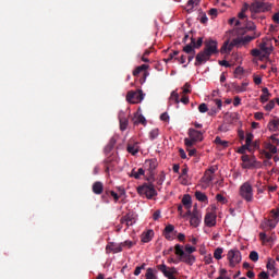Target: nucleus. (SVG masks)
I'll list each match as a JSON object with an SVG mask.
<instances>
[{"label":"nucleus","instance_id":"f257e3e1","mask_svg":"<svg viewBox=\"0 0 279 279\" xmlns=\"http://www.w3.org/2000/svg\"><path fill=\"white\" fill-rule=\"evenodd\" d=\"M239 195L246 202H254V187L250 181L244 182L239 189Z\"/></svg>","mask_w":279,"mask_h":279},{"label":"nucleus","instance_id":"f03ea898","mask_svg":"<svg viewBox=\"0 0 279 279\" xmlns=\"http://www.w3.org/2000/svg\"><path fill=\"white\" fill-rule=\"evenodd\" d=\"M138 195H145L147 199H154L158 195L156 186L153 183H144L137 187Z\"/></svg>","mask_w":279,"mask_h":279},{"label":"nucleus","instance_id":"7ed1b4c3","mask_svg":"<svg viewBox=\"0 0 279 279\" xmlns=\"http://www.w3.org/2000/svg\"><path fill=\"white\" fill-rule=\"evenodd\" d=\"M227 259L229 260V267L234 269L235 266L243 260V256L241 255V251L236 248H232L227 254Z\"/></svg>","mask_w":279,"mask_h":279},{"label":"nucleus","instance_id":"20e7f679","mask_svg":"<svg viewBox=\"0 0 279 279\" xmlns=\"http://www.w3.org/2000/svg\"><path fill=\"white\" fill-rule=\"evenodd\" d=\"M251 12H257L263 14L265 12H271V3L265 1H254L251 3Z\"/></svg>","mask_w":279,"mask_h":279},{"label":"nucleus","instance_id":"39448f33","mask_svg":"<svg viewBox=\"0 0 279 279\" xmlns=\"http://www.w3.org/2000/svg\"><path fill=\"white\" fill-rule=\"evenodd\" d=\"M143 99H145V94H143L141 89L136 92L130 90L126 94V101H129V104H141Z\"/></svg>","mask_w":279,"mask_h":279},{"label":"nucleus","instance_id":"423d86ee","mask_svg":"<svg viewBox=\"0 0 279 279\" xmlns=\"http://www.w3.org/2000/svg\"><path fill=\"white\" fill-rule=\"evenodd\" d=\"M259 51L263 53V58H267L271 56V51H274V46L271 45V39L264 38L259 44Z\"/></svg>","mask_w":279,"mask_h":279},{"label":"nucleus","instance_id":"0eeeda50","mask_svg":"<svg viewBox=\"0 0 279 279\" xmlns=\"http://www.w3.org/2000/svg\"><path fill=\"white\" fill-rule=\"evenodd\" d=\"M203 51L206 52L209 58L215 56V53H219V49H218V46H217V40H213V39L206 40L205 41V48H204Z\"/></svg>","mask_w":279,"mask_h":279},{"label":"nucleus","instance_id":"6e6552de","mask_svg":"<svg viewBox=\"0 0 279 279\" xmlns=\"http://www.w3.org/2000/svg\"><path fill=\"white\" fill-rule=\"evenodd\" d=\"M199 223H202V213L195 207L190 218V226H192V228H199Z\"/></svg>","mask_w":279,"mask_h":279},{"label":"nucleus","instance_id":"1a4fd4ad","mask_svg":"<svg viewBox=\"0 0 279 279\" xmlns=\"http://www.w3.org/2000/svg\"><path fill=\"white\" fill-rule=\"evenodd\" d=\"M208 60H210V57L208 53H206L204 50L199 51L196 54V61H195V66H202V64H206V62H208Z\"/></svg>","mask_w":279,"mask_h":279},{"label":"nucleus","instance_id":"9d476101","mask_svg":"<svg viewBox=\"0 0 279 279\" xmlns=\"http://www.w3.org/2000/svg\"><path fill=\"white\" fill-rule=\"evenodd\" d=\"M187 134H189V138H192L196 143L204 141V133H202V131H197L195 129H189Z\"/></svg>","mask_w":279,"mask_h":279},{"label":"nucleus","instance_id":"9b49d317","mask_svg":"<svg viewBox=\"0 0 279 279\" xmlns=\"http://www.w3.org/2000/svg\"><path fill=\"white\" fill-rule=\"evenodd\" d=\"M158 167V161L156 159H147L144 163L145 171H149L150 175L154 174Z\"/></svg>","mask_w":279,"mask_h":279},{"label":"nucleus","instance_id":"f8f14e48","mask_svg":"<svg viewBox=\"0 0 279 279\" xmlns=\"http://www.w3.org/2000/svg\"><path fill=\"white\" fill-rule=\"evenodd\" d=\"M205 226H207V228L217 226V215L214 213H207L205 216Z\"/></svg>","mask_w":279,"mask_h":279},{"label":"nucleus","instance_id":"ddd939ff","mask_svg":"<svg viewBox=\"0 0 279 279\" xmlns=\"http://www.w3.org/2000/svg\"><path fill=\"white\" fill-rule=\"evenodd\" d=\"M120 222L126 226V228H130L133 223H136V218L134 217V214H126L120 219Z\"/></svg>","mask_w":279,"mask_h":279},{"label":"nucleus","instance_id":"4468645a","mask_svg":"<svg viewBox=\"0 0 279 279\" xmlns=\"http://www.w3.org/2000/svg\"><path fill=\"white\" fill-rule=\"evenodd\" d=\"M242 160V169H252L254 167V161L250 158V155H243L241 157Z\"/></svg>","mask_w":279,"mask_h":279},{"label":"nucleus","instance_id":"2eb2a0df","mask_svg":"<svg viewBox=\"0 0 279 279\" xmlns=\"http://www.w3.org/2000/svg\"><path fill=\"white\" fill-rule=\"evenodd\" d=\"M92 191L95 195H101L104 193V183L101 181L94 182Z\"/></svg>","mask_w":279,"mask_h":279},{"label":"nucleus","instance_id":"dca6fc26","mask_svg":"<svg viewBox=\"0 0 279 279\" xmlns=\"http://www.w3.org/2000/svg\"><path fill=\"white\" fill-rule=\"evenodd\" d=\"M107 252H113V254H119V252H123V247L121 244H114V242H111L106 247Z\"/></svg>","mask_w":279,"mask_h":279},{"label":"nucleus","instance_id":"f3484780","mask_svg":"<svg viewBox=\"0 0 279 279\" xmlns=\"http://www.w3.org/2000/svg\"><path fill=\"white\" fill-rule=\"evenodd\" d=\"M119 121H120V130L121 132H125L128 130L129 120L123 116V113L119 114Z\"/></svg>","mask_w":279,"mask_h":279},{"label":"nucleus","instance_id":"a211bd4d","mask_svg":"<svg viewBox=\"0 0 279 279\" xmlns=\"http://www.w3.org/2000/svg\"><path fill=\"white\" fill-rule=\"evenodd\" d=\"M182 204L184 208L190 209L193 206V199L191 198V195L185 194L182 198Z\"/></svg>","mask_w":279,"mask_h":279},{"label":"nucleus","instance_id":"6ab92c4d","mask_svg":"<svg viewBox=\"0 0 279 279\" xmlns=\"http://www.w3.org/2000/svg\"><path fill=\"white\" fill-rule=\"evenodd\" d=\"M141 175H145V169L143 168L137 169V171L136 169H133L130 174V177L134 178L135 180H141Z\"/></svg>","mask_w":279,"mask_h":279},{"label":"nucleus","instance_id":"aec40b11","mask_svg":"<svg viewBox=\"0 0 279 279\" xmlns=\"http://www.w3.org/2000/svg\"><path fill=\"white\" fill-rule=\"evenodd\" d=\"M154 239V230H148L142 234V243H149Z\"/></svg>","mask_w":279,"mask_h":279},{"label":"nucleus","instance_id":"412c9836","mask_svg":"<svg viewBox=\"0 0 279 279\" xmlns=\"http://www.w3.org/2000/svg\"><path fill=\"white\" fill-rule=\"evenodd\" d=\"M263 95L260 96V102L266 104V101H269V97H271V94L269 93V88L264 87L262 89Z\"/></svg>","mask_w":279,"mask_h":279},{"label":"nucleus","instance_id":"4be33fe9","mask_svg":"<svg viewBox=\"0 0 279 279\" xmlns=\"http://www.w3.org/2000/svg\"><path fill=\"white\" fill-rule=\"evenodd\" d=\"M247 86H250L248 82H243L241 85H233L235 93H245L247 90Z\"/></svg>","mask_w":279,"mask_h":279},{"label":"nucleus","instance_id":"5701e85b","mask_svg":"<svg viewBox=\"0 0 279 279\" xmlns=\"http://www.w3.org/2000/svg\"><path fill=\"white\" fill-rule=\"evenodd\" d=\"M181 260H182V263H185L186 265H194L196 259H195L194 255L185 254L181 258Z\"/></svg>","mask_w":279,"mask_h":279},{"label":"nucleus","instance_id":"b1692460","mask_svg":"<svg viewBox=\"0 0 279 279\" xmlns=\"http://www.w3.org/2000/svg\"><path fill=\"white\" fill-rule=\"evenodd\" d=\"M191 45H193L194 49H199L202 45H204V37H198L197 40H195L194 37H191Z\"/></svg>","mask_w":279,"mask_h":279},{"label":"nucleus","instance_id":"393cba45","mask_svg":"<svg viewBox=\"0 0 279 279\" xmlns=\"http://www.w3.org/2000/svg\"><path fill=\"white\" fill-rule=\"evenodd\" d=\"M215 143L218 145V147H222V149H227V147L230 146V142L223 141L219 136L215 138Z\"/></svg>","mask_w":279,"mask_h":279},{"label":"nucleus","instance_id":"a878e982","mask_svg":"<svg viewBox=\"0 0 279 279\" xmlns=\"http://www.w3.org/2000/svg\"><path fill=\"white\" fill-rule=\"evenodd\" d=\"M157 269H158V271H161V274H163V276L166 278H167V276H171V268L169 270V268L165 264L157 265Z\"/></svg>","mask_w":279,"mask_h":279},{"label":"nucleus","instance_id":"bb28decb","mask_svg":"<svg viewBox=\"0 0 279 279\" xmlns=\"http://www.w3.org/2000/svg\"><path fill=\"white\" fill-rule=\"evenodd\" d=\"M174 254H175L177 256H180V260H182V257H183L186 253L184 252V247H183L182 245L175 244V246H174Z\"/></svg>","mask_w":279,"mask_h":279},{"label":"nucleus","instance_id":"cd10ccee","mask_svg":"<svg viewBox=\"0 0 279 279\" xmlns=\"http://www.w3.org/2000/svg\"><path fill=\"white\" fill-rule=\"evenodd\" d=\"M170 104H180V94L177 90H173L169 98Z\"/></svg>","mask_w":279,"mask_h":279},{"label":"nucleus","instance_id":"c85d7f7f","mask_svg":"<svg viewBox=\"0 0 279 279\" xmlns=\"http://www.w3.org/2000/svg\"><path fill=\"white\" fill-rule=\"evenodd\" d=\"M126 150L129 154H132V156H136V154H138V144H129Z\"/></svg>","mask_w":279,"mask_h":279},{"label":"nucleus","instance_id":"c756f323","mask_svg":"<svg viewBox=\"0 0 279 279\" xmlns=\"http://www.w3.org/2000/svg\"><path fill=\"white\" fill-rule=\"evenodd\" d=\"M278 221L279 218L271 216V219H268L266 221V226L272 230L274 228H276V226H278Z\"/></svg>","mask_w":279,"mask_h":279},{"label":"nucleus","instance_id":"7c9ffc66","mask_svg":"<svg viewBox=\"0 0 279 279\" xmlns=\"http://www.w3.org/2000/svg\"><path fill=\"white\" fill-rule=\"evenodd\" d=\"M265 149L270 154H278V146L271 144V142L266 143Z\"/></svg>","mask_w":279,"mask_h":279},{"label":"nucleus","instance_id":"2f4dec72","mask_svg":"<svg viewBox=\"0 0 279 279\" xmlns=\"http://www.w3.org/2000/svg\"><path fill=\"white\" fill-rule=\"evenodd\" d=\"M195 5H199V0H189L186 3L187 12H193V8H195Z\"/></svg>","mask_w":279,"mask_h":279},{"label":"nucleus","instance_id":"473e14b6","mask_svg":"<svg viewBox=\"0 0 279 279\" xmlns=\"http://www.w3.org/2000/svg\"><path fill=\"white\" fill-rule=\"evenodd\" d=\"M145 278L146 279H158V276H156V270H154V268H147Z\"/></svg>","mask_w":279,"mask_h":279},{"label":"nucleus","instance_id":"72a5a7b5","mask_svg":"<svg viewBox=\"0 0 279 279\" xmlns=\"http://www.w3.org/2000/svg\"><path fill=\"white\" fill-rule=\"evenodd\" d=\"M195 197L198 202H208V196H206L204 192L196 191Z\"/></svg>","mask_w":279,"mask_h":279},{"label":"nucleus","instance_id":"f704fd0d","mask_svg":"<svg viewBox=\"0 0 279 279\" xmlns=\"http://www.w3.org/2000/svg\"><path fill=\"white\" fill-rule=\"evenodd\" d=\"M114 145H117V140L112 137L106 146L105 151H112V149H114Z\"/></svg>","mask_w":279,"mask_h":279},{"label":"nucleus","instance_id":"c9c22d12","mask_svg":"<svg viewBox=\"0 0 279 279\" xmlns=\"http://www.w3.org/2000/svg\"><path fill=\"white\" fill-rule=\"evenodd\" d=\"M260 36V33H253L252 36L246 35L244 36V43H252V40H256Z\"/></svg>","mask_w":279,"mask_h":279},{"label":"nucleus","instance_id":"e433bc0d","mask_svg":"<svg viewBox=\"0 0 279 279\" xmlns=\"http://www.w3.org/2000/svg\"><path fill=\"white\" fill-rule=\"evenodd\" d=\"M221 254H223V250L221 247H217L214 252V258H216V260H221V258H223Z\"/></svg>","mask_w":279,"mask_h":279},{"label":"nucleus","instance_id":"4c0bfd02","mask_svg":"<svg viewBox=\"0 0 279 279\" xmlns=\"http://www.w3.org/2000/svg\"><path fill=\"white\" fill-rule=\"evenodd\" d=\"M202 180L205 184H210V182H213V174L208 173V171H205Z\"/></svg>","mask_w":279,"mask_h":279},{"label":"nucleus","instance_id":"58836bf2","mask_svg":"<svg viewBox=\"0 0 279 279\" xmlns=\"http://www.w3.org/2000/svg\"><path fill=\"white\" fill-rule=\"evenodd\" d=\"M160 134V131L158 129H153L149 132V138L150 141H156V138H158V135Z\"/></svg>","mask_w":279,"mask_h":279},{"label":"nucleus","instance_id":"ea45409f","mask_svg":"<svg viewBox=\"0 0 279 279\" xmlns=\"http://www.w3.org/2000/svg\"><path fill=\"white\" fill-rule=\"evenodd\" d=\"M195 140L193 138H189V137H185L184 138V145L187 147V149H191V147H193V145H195Z\"/></svg>","mask_w":279,"mask_h":279},{"label":"nucleus","instance_id":"a19ab883","mask_svg":"<svg viewBox=\"0 0 279 279\" xmlns=\"http://www.w3.org/2000/svg\"><path fill=\"white\" fill-rule=\"evenodd\" d=\"M184 53H193V56H195V47H193V45H186L183 48Z\"/></svg>","mask_w":279,"mask_h":279},{"label":"nucleus","instance_id":"79ce46f5","mask_svg":"<svg viewBox=\"0 0 279 279\" xmlns=\"http://www.w3.org/2000/svg\"><path fill=\"white\" fill-rule=\"evenodd\" d=\"M248 258L253 262V263H258V252L256 251H252L248 255Z\"/></svg>","mask_w":279,"mask_h":279},{"label":"nucleus","instance_id":"37998d69","mask_svg":"<svg viewBox=\"0 0 279 279\" xmlns=\"http://www.w3.org/2000/svg\"><path fill=\"white\" fill-rule=\"evenodd\" d=\"M252 141H254V134L247 133V134H246V140H245V145H247L248 147H251Z\"/></svg>","mask_w":279,"mask_h":279},{"label":"nucleus","instance_id":"c03bdc74","mask_svg":"<svg viewBox=\"0 0 279 279\" xmlns=\"http://www.w3.org/2000/svg\"><path fill=\"white\" fill-rule=\"evenodd\" d=\"M276 108V101L270 100L266 106H265V110H267V112H271V109Z\"/></svg>","mask_w":279,"mask_h":279},{"label":"nucleus","instance_id":"a18cd8bd","mask_svg":"<svg viewBox=\"0 0 279 279\" xmlns=\"http://www.w3.org/2000/svg\"><path fill=\"white\" fill-rule=\"evenodd\" d=\"M259 239H260V241H263V243H269V241H271L270 238H267V233H265V232L259 233Z\"/></svg>","mask_w":279,"mask_h":279},{"label":"nucleus","instance_id":"49530a36","mask_svg":"<svg viewBox=\"0 0 279 279\" xmlns=\"http://www.w3.org/2000/svg\"><path fill=\"white\" fill-rule=\"evenodd\" d=\"M182 94H183V95H189V94H191V83H185V84H184Z\"/></svg>","mask_w":279,"mask_h":279},{"label":"nucleus","instance_id":"de8ad7c7","mask_svg":"<svg viewBox=\"0 0 279 279\" xmlns=\"http://www.w3.org/2000/svg\"><path fill=\"white\" fill-rule=\"evenodd\" d=\"M215 104L217 106V109L214 110L215 114H217V112H219V110H221V107L223 106V102L221 101V99H215Z\"/></svg>","mask_w":279,"mask_h":279},{"label":"nucleus","instance_id":"09e8293b","mask_svg":"<svg viewBox=\"0 0 279 279\" xmlns=\"http://www.w3.org/2000/svg\"><path fill=\"white\" fill-rule=\"evenodd\" d=\"M198 111L202 113L208 112V105L206 102H203L198 106Z\"/></svg>","mask_w":279,"mask_h":279},{"label":"nucleus","instance_id":"8fccbe9b","mask_svg":"<svg viewBox=\"0 0 279 279\" xmlns=\"http://www.w3.org/2000/svg\"><path fill=\"white\" fill-rule=\"evenodd\" d=\"M246 29H248V32H255L256 31V24H254V22H247L246 23Z\"/></svg>","mask_w":279,"mask_h":279},{"label":"nucleus","instance_id":"3c124183","mask_svg":"<svg viewBox=\"0 0 279 279\" xmlns=\"http://www.w3.org/2000/svg\"><path fill=\"white\" fill-rule=\"evenodd\" d=\"M267 269H269L270 271H274V269H276V262L269 259L267 265H266Z\"/></svg>","mask_w":279,"mask_h":279},{"label":"nucleus","instance_id":"603ef678","mask_svg":"<svg viewBox=\"0 0 279 279\" xmlns=\"http://www.w3.org/2000/svg\"><path fill=\"white\" fill-rule=\"evenodd\" d=\"M173 230H175V227H173V225H168L165 228L163 234H171V232H173Z\"/></svg>","mask_w":279,"mask_h":279},{"label":"nucleus","instance_id":"864d4df0","mask_svg":"<svg viewBox=\"0 0 279 279\" xmlns=\"http://www.w3.org/2000/svg\"><path fill=\"white\" fill-rule=\"evenodd\" d=\"M196 250L197 248H195L194 246H191L190 244H186L185 245V254H190V255H192L193 254V252H196Z\"/></svg>","mask_w":279,"mask_h":279},{"label":"nucleus","instance_id":"5fc2aeb1","mask_svg":"<svg viewBox=\"0 0 279 279\" xmlns=\"http://www.w3.org/2000/svg\"><path fill=\"white\" fill-rule=\"evenodd\" d=\"M120 245H121L122 247H129V250H130V247H133V246H134V242H132V241H130V240H126V241L120 243Z\"/></svg>","mask_w":279,"mask_h":279},{"label":"nucleus","instance_id":"6e6d98bb","mask_svg":"<svg viewBox=\"0 0 279 279\" xmlns=\"http://www.w3.org/2000/svg\"><path fill=\"white\" fill-rule=\"evenodd\" d=\"M248 150L250 151V146H247L246 144L245 145H242L239 149H238V154H242L243 156H245V150Z\"/></svg>","mask_w":279,"mask_h":279},{"label":"nucleus","instance_id":"4d7b16f0","mask_svg":"<svg viewBox=\"0 0 279 279\" xmlns=\"http://www.w3.org/2000/svg\"><path fill=\"white\" fill-rule=\"evenodd\" d=\"M143 269H145V264L137 266L134 270V276H141V271H143Z\"/></svg>","mask_w":279,"mask_h":279},{"label":"nucleus","instance_id":"13d9d810","mask_svg":"<svg viewBox=\"0 0 279 279\" xmlns=\"http://www.w3.org/2000/svg\"><path fill=\"white\" fill-rule=\"evenodd\" d=\"M252 56H254V58H260V56H262V58H263V52L260 49H253Z\"/></svg>","mask_w":279,"mask_h":279},{"label":"nucleus","instance_id":"bf43d9fd","mask_svg":"<svg viewBox=\"0 0 279 279\" xmlns=\"http://www.w3.org/2000/svg\"><path fill=\"white\" fill-rule=\"evenodd\" d=\"M247 10H250V12H252V4L244 2L241 12H247Z\"/></svg>","mask_w":279,"mask_h":279},{"label":"nucleus","instance_id":"052dcab7","mask_svg":"<svg viewBox=\"0 0 279 279\" xmlns=\"http://www.w3.org/2000/svg\"><path fill=\"white\" fill-rule=\"evenodd\" d=\"M136 123H142V125H145V123H147V120L144 118L143 114H140V116L137 117V120L135 121V124H136Z\"/></svg>","mask_w":279,"mask_h":279},{"label":"nucleus","instance_id":"680f3d73","mask_svg":"<svg viewBox=\"0 0 279 279\" xmlns=\"http://www.w3.org/2000/svg\"><path fill=\"white\" fill-rule=\"evenodd\" d=\"M216 199H217V202H220V204H226V198L221 194H217Z\"/></svg>","mask_w":279,"mask_h":279},{"label":"nucleus","instance_id":"e2e57ef3","mask_svg":"<svg viewBox=\"0 0 279 279\" xmlns=\"http://www.w3.org/2000/svg\"><path fill=\"white\" fill-rule=\"evenodd\" d=\"M217 14H218L217 9L209 10V16H211V19H217Z\"/></svg>","mask_w":279,"mask_h":279},{"label":"nucleus","instance_id":"0e129e2a","mask_svg":"<svg viewBox=\"0 0 279 279\" xmlns=\"http://www.w3.org/2000/svg\"><path fill=\"white\" fill-rule=\"evenodd\" d=\"M179 101H181V104H184V106H186L189 104V96H186V94H183L182 98Z\"/></svg>","mask_w":279,"mask_h":279},{"label":"nucleus","instance_id":"69168bd1","mask_svg":"<svg viewBox=\"0 0 279 279\" xmlns=\"http://www.w3.org/2000/svg\"><path fill=\"white\" fill-rule=\"evenodd\" d=\"M272 21H274V23H276V25H279V12H277L272 15Z\"/></svg>","mask_w":279,"mask_h":279},{"label":"nucleus","instance_id":"338daca9","mask_svg":"<svg viewBox=\"0 0 279 279\" xmlns=\"http://www.w3.org/2000/svg\"><path fill=\"white\" fill-rule=\"evenodd\" d=\"M271 138V145H275V146H277L278 147V145H279V140H278V137H276V136H271L270 137Z\"/></svg>","mask_w":279,"mask_h":279},{"label":"nucleus","instance_id":"774afa93","mask_svg":"<svg viewBox=\"0 0 279 279\" xmlns=\"http://www.w3.org/2000/svg\"><path fill=\"white\" fill-rule=\"evenodd\" d=\"M258 276H259L260 279H269V275L265 271L259 272Z\"/></svg>","mask_w":279,"mask_h":279}]
</instances>
